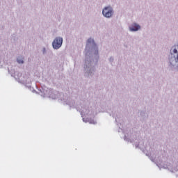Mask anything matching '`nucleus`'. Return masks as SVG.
Here are the masks:
<instances>
[{
    "label": "nucleus",
    "mask_w": 178,
    "mask_h": 178,
    "mask_svg": "<svg viewBox=\"0 0 178 178\" xmlns=\"http://www.w3.org/2000/svg\"><path fill=\"white\" fill-rule=\"evenodd\" d=\"M171 54L175 59H178V45L172 47Z\"/></svg>",
    "instance_id": "7ed1b4c3"
},
{
    "label": "nucleus",
    "mask_w": 178,
    "mask_h": 178,
    "mask_svg": "<svg viewBox=\"0 0 178 178\" xmlns=\"http://www.w3.org/2000/svg\"><path fill=\"white\" fill-rule=\"evenodd\" d=\"M103 15L105 17H111L113 15V10L111 7H106L102 11Z\"/></svg>",
    "instance_id": "f03ea898"
},
{
    "label": "nucleus",
    "mask_w": 178,
    "mask_h": 178,
    "mask_svg": "<svg viewBox=\"0 0 178 178\" xmlns=\"http://www.w3.org/2000/svg\"><path fill=\"white\" fill-rule=\"evenodd\" d=\"M140 29H141V27L137 24H132L131 26L129 28L131 31H138V30H140Z\"/></svg>",
    "instance_id": "20e7f679"
},
{
    "label": "nucleus",
    "mask_w": 178,
    "mask_h": 178,
    "mask_svg": "<svg viewBox=\"0 0 178 178\" xmlns=\"http://www.w3.org/2000/svg\"><path fill=\"white\" fill-rule=\"evenodd\" d=\"M62 42H63L62 38H56L52 43L53 48L54 49H59L62 47Z\"/></svg>",
    "instance_id": "f257e3e1"
},
{
    "label": "nucleus",
    "mask_w": 178,
    "mask_h": 178,
    "mask_svg": "<svg viewBox=\"0 0 178 178\" xmlns=\"http://www.w3.org/2000/svg\"><path fill=\"white\" fill-rule=\"evenodd\" d=\"M91 42H94V40H92V39H91V38L88 39V44H91Z\"/></svg>",
    "instance_id": "39448f33"
},
{
    "label": "nucleus",
    "mask_w": 178,
    "mask_h": 178,
    "mask_svg": "<svg viewBox=\"0 0 178 178\" xmlns=\"http://www.w3.org/2000/svg\"><path fill=\"white\" fill-rule=\"evenodd\" d=\"M17 60L18 63H24V61L22 59L17 58Z\"/></svg>",
    "instance_id": "423d86ee"
}]
</instances>
